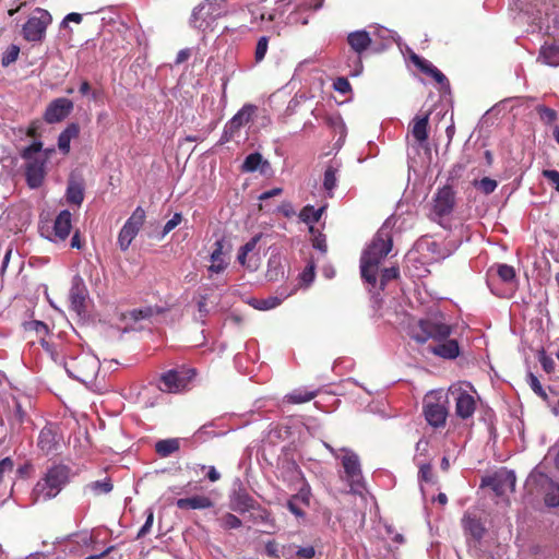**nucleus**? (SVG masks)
<instances>
[{
  "label": "nucleus",
  "instance_id": "1",
  "mask_svg": "<svg viewBox=\"0 0 559 559\" xmlns=\"http://www.w3.org/2000/svg\"><path fill=\"white\" fill-rule=\"evenodd\" d=\"M392 250V237L388 227L382 226L360 258V273L365 282L377 285L378 266Z\"/></svg>",
  "mask_w": 559,
  "mask_h": 559
},
{
  "label": "nucleus",
  "instance_id": "2",
  "mask_svg": "<svg viewBox=\"0 0 559 559\" xmlns=\"http://www.w3.org/2000/svg\"><path fill=\"white\" fill-rule=\"evenodd\" d=\"M71 468L64 464L51 465L33 489L34 501L50 500L70 481Z\"/></svg>",
  "mask_w": 559,
  "mask_h": 559
},
{
  "label": "nucleus",
  "instance_id": "3",
  "mask_svg": "<svg viewBox=\"0 0 559 559\" xmlns=\"http://www.w3.org/2000/svg\"><path fill=\"white\" fill-rule=\"evenodd\" d=\"M451 332V325L439 317L421 319L409 326L411 337L418 343H425L429 338L440 342L448 338Z\"/></svg>",
  "mask_w": 559,
  "mask_h": 559
},
{
  "label": "nucleus",
  "instance_id": "4",
  "mask_svg": "<svg viewBox=\"0 0 559 559\" xmlns=\"http://www.w3.org/2000/svg\"><path fill=\"white\" fill-rule=\"evenodd\" d=\"M526 488L533 495H544L546 506L551 508L559 506V484L538 468L533 469L528 475Z\"/></svg>",
  "mask_w": 559,
  "mask_h": 559
},
{
  "label": "nucleus",
  "instance_id": "5",
  "mask_svg": "<svg viewBox=\"0 0 559 559\" xmlns=\"http://www.w3.org/2000/svg\"><path fill=\"white\" fill-rule=\"evenodd\" d=\"M449 401L442 391H430L423 401V413L427 423L433 428L445 425Z\"/></svg>",
  "mask_w": 559,
  "mask_h": 559
},
{
  "label": "nucleus",
  "instance_id": "6",
  "mask_svg": "<svg viewBox=\"0 0 559 559\" xmlns=\"http://www.w3.org/2000/svg\"><path fill=\"white\" fill-rule=\"evenodd\" d=\"M455 205V193L449 186L437 190L432 198L429 217L441 226H445Z\"/></svg>",
  "mask_w": 559,
  "mask_h": 559
},
{
  "label": "nucleus",
  "instance_id": "7",
  "mask_svg": "<svg viewBox=\"0 0 559 559\" xmlns=\"http://www.w3.org/2000/svg\"><path fill=\"white\" fill-rule=\"evenodd\" d=\"M51 22L52 17L47 10L36 8L22 27L24 39L32 43H41Z\"/></svg>",
  "mask_w": 559,
  "mask_h": 559
},
{
  "label": "nucleus",
  "instance_id": "8",
  "mask_svg": "<svg viewBox=\"0 0 559 559\" xmlns=\"http://www.w3.org/2000/svg\"><path fill=\"white\" fill-rule=\"evenodd\" d=\"M99 369V362L96 357L91 355H81L66 364L67 372L74 379L87 383L92 382Z\"/></svg>",
  "mask_w": 559,
  "mask_h": 559
},
{
  "label": "nucleus",
  "instance_id": "9",
  "mask_svg": "<svg viewBox=\"0 0 559 559\" xmlns=\"http://www.w3.org/2000/svg\"><path fill=\"white\" fill-rule=\"evenodd\" d=\"M194 376V369L190 368L169 370L162 376L159 389L167 393L182 392L188 388Z\"/></svg>",
  "mask_w": 559,
  "mask_h": 559
},
{
  "label": "nucleus",
  "instance_id": "10",
  "mask_svg": "<svg viewBox=\"0 0 559 559\" xmlns=\"http://www.w3.org/2000/svg\"><path fill=\"white\" fill-rule=\"evenodd\" d=\"M146 213L143 207L138 206L131 216L126 221L118 235V246L122 251L129 249L132 240L139 234L145 222Z\"/></svg>",
  "mask_w": 559,
  "mask_h": 559
},
{
  "label": "nucleus",
  "instance_id": "11",
  "mask_svg": "<svg viewBox=\"0 0 559 559\" xmlns=\"http://www.w3.org/2000/svg\"><path fill=\"white\" fill-rule=\"evenodd\" d=\"M516 477L513 471L501 468L490 476L481 479L483 487H490L497 496L512 492L515 488Z\"/></svg>",
  "mask_w": 559,
  "mask_h": 559
},
{
  "label": "nucleus",
  "instance_id": "12",
  "mask_svg": "<svg viewBox=\"0 0 559 559\" xmlns=\"http://www.w3.org/2000/svg\"><path fill=\"white\" fill-rule=\"evenodd\" d=\"M218 15L219 13L216 12V3L204 0L193 9L190 24L195 28L205 31Z\"/></svg>",
  "mask_w": 559,
  "mask_h": 559
},
{
  "label": "nucleus",
  "instance_id": "13",
  "mask_svg": "<svg viewBox=\"0 0 559 559\" xmlns=\"http://www.w3.org/2000/svg\"><path fill=\"white\" fill-rule=\"evenodd\" d=\"M61 436L56 425H46L39 432L37 447L44 454L56 452L60 448Z\"/></svg>",
  "mask_w": 559,
  "mask_h": 559
},
{
  "label": "nucleus",
  "instance_id": "14",
  "mask_svg": "<svg viewBox=\"0 0 559 559\" xmlns=\"http://www.w3.org/2000/svg\"><path fill=\"white\" fill-rule=\"evenodd\" d=\"M72 109V100L66 97L56 98L48 105L44 117L48 123L60 122L70 115Z\"/></svg>",
  "mask_w": 559,
  "mask_h": 559
},
{
  "label": "nucleus",
  "instance_id": "15",
  "mask_svg": "<svg viewBox=\"0 0 559 559\" xmlns=\"http://www.w3.org/2000/svg\"><path fill=\"white\" fill-rule=\"evenodd\" d=\"M342 464L350 487L354 488V486H359L361 484L362 476L358 456L350 451H346L342 459Z\"/></svg>",
  "mask_w": 559,
  "mask_h": 559
},
{
  "label": "nucleus",
  "instance_id": "16",
  "mask_svg": "<svg viewBox=\"0 0 559 559\" xmlns=\"http://www.w3.org/2000/svg\"><path fill=\"white\" fill-rule=\"evenodd\" d=\"M253 110L254 107L251 105L243 106L226 124L224 138L226 140L233 138L242 126L250 121Z\"/></svg>",
  "mask_w": 559,
  "mask_h": 559
},
{
  "label": "nucleus",
  "instance_id": "17",
  "mask_svg": "<svg viewBox=\"0 0 559 559\" xmlns=\"http://www.w3.org/2000/svg\"><path fill=\"white\" fill-rule=\"evenodd\" d=\"M214 246L215 248L210 257L211 264L207 266L210 277L223 273L228 266L226 252H224V240H216Z\"/></svg>",
  "mask_w": 559,
  "mask_h": 559
},
{
  "label": "nucleus",
  "instance_id": "18",
  "mask_svg": "<svg viewBox=\"0 0 559 559\" xmlns=\"http://www.w3.org/2000/svg\"><path fill=\"white\" fill-rule=\"evenodd\" d=\"M71 213L68 210L61 211L55 219L52 235L48 238L55 242L63 241L71 231Z\"/></svg>",
  "mask_w": 559,
  "mask_h": 559
},
{
  "label": "nucleus",
  "instance_id": "19",
  "mask_svg": "<svg viewBox=\"0 0 559 559\" xmlns=\"http://www.w3.org/2000/svg\"><path fill=\"white\" fill-rule=\"evenodd\" d=\"M476 409V401L474 396L465 391H457L455 397V414L462 419L473 416Z\"/></svg>",
  "mask_w": 559,
  "mask_h": 559
},
{
  "label": "nucleus",
  "instance_id": "20",
  "mask_svg": "<svg viewBox=\"0 0 559 559\" xmlns=\"http://www.w3.org/2000/svg\"><path fill=\"white\" fill-rule=\"evenodd\" d=\"M25 175L27 185L33 189L38 188L45 178V159L31 160L26 166Z\"/></svg>",
  "mask_w": 559,
  "mask_h": 559
},
{
  "label": "nucleus",
  "instance_id": "21",
  "mask_svg": "<svg viewBox=\"0 0 559 559\" xmlns=\"http://www.w3.org/2000/svg\"><path fill=\"white\" fill-rule=\"evenodd\" d=\"M86 297V289L83 283V280L80 276H74L72 281V286L70 289L69 298L71 301V308L81 313L84 309Z\"/></svg>",
  "mask_w": 559,
  "mask_h": 559
},
{
  "label": "nucleus",
  "instance_id": "22",
  "mask_svg": "<svg viewBox=\"0 0 559 559\" xmlns=\"http://www.w3.org/2000/svg\"><path fill=\"white\" fill-rule=\"evenodd\" d=\"M429 114L417 115L409 123V132L414 140L423 145L428 139Z\"/></svg>",
  "mask_w": 559,
  "mask_h": 559
},
{
  "label": "nucleus",
  "instance_id": "23",
  "mask_svg": "<svg viewBox=\"0 0 559 559\" xmlns=\"http://www.w3.org/2000/svg\"><path fill=\"white\" fill-rule=\"evenodd\" d=\"M176 506L180 510H204L212 508L213 501L206 496H192L178 499Z\"/></svg>",
  "mask_w": 559,
  "mask_h": 559
},
{
  "label": "nucleus",
  "instance_id": "24",
  "mask_svg": "<svg viewBox=\"0 0 559 559\" xmlns=\"http://www.w3.org/2000/svg\"><path fill=\"white\" fill-rule=\"evenodd\" d=\"M431 352L444 359H454L460 355V347L455 340H443L431 347Z\"/></svg>",
  "mask_w": 559,
  "mask_h": 559
},
{
  "label": "nucleus",
  "instance_id": "25",
  "mask_svg": "<svg viewBox=\"0 0 559 559\" xmlns=\"http://www.w3.org/2000/svg\"><path fill=\"white\" fill-rule=\"evenodd\" d=\"M258 169H260L261 174L265 175L270 169V163L264 160L260 153L249 154L241 166V170L253 173Z\"/></svg>",
  "mask_w": 559,
  "mask_h": 559
},
{
  "label": "nucleus",
  "instance_id": "26",
  "mask_svg": "<svg viewBox=\"0 0 559 559\" xmlns=\"http://www.w3.org/2000/svg\"><path fill=\"white\" fill-rule=\"evenodd\" d=\"M347 41L352 49L358 55H360L369 47V45L371 44V38L368 32L356 31L348 35Z\"/></svg>",
  "mask_w": 559,
  "mask_h": 559
},
{
  "label": "nucleus",
  "instance_id": "27",
  "mask_svg": "<svg viewBox=\"0 0 559 559\" xmlns=\"http://www.w3.org/2000/svg\"><path fill=\"white\" fill-rule=\"evenodd\" d=\"M249 12L252 15L253 22L273 21L275 13L271 10H266L264 7L260 8L259 4L265 2V0H247Z\"/></svg>",
  "mask_w": 559,
  "mask_h": 559
},
{
  "label": "nucleus",
  "instance_id": "28",
  "mask_svg": "<svg viewBox=\"0 0 559 559\" xmlns=\"http://www.w3.org/2000/svg\"><path fill=\"white\" fill-rule=\"evenodd\" d=\"M80 133V127L78 123H70L58 138V147L63 154L70 152L71 140L78 138Z\"/></svg>",
  "mask_w": 559,
  "mask_h": 559
},
{
  "label": "nucleus",
  "instance_id": "29",
  "mask_svg": "<svg viewBox=\"0 0 559 559\" xmlns=\"http://www.w3.org/2000/svg\"><path fill=\"white\" fill-rule=\"evenodd\" d=\"M538 61L550 67L559 66V46L556 44H545L542 46Z\"/></svg>",
  "mask_w": 559,
  "mask_h": 559
},
{
  "label": "nucleus",
  "instance_id": "30",
  "mask_svg": "<svg viewBox=\"0 0 559 559\" xmlns=\"http://www.w3.org/2000/svg\"><path fill=\"white\" fill-rule=\"evenodd\" d=\"M413 61L423 72L431 75L439 84H448V79L445 75L439 71L431 62L420 59L418 56H414Z\"/></svg>",
  "mask_w": 559,
  "mask_h": 559
},
{
  "label": "nucleus",
  "instance_id": "31",
  "mask_svg": "<svg viewBox=\"0 0 559 559\" xmlns=\"http://www.w3.org/2000/svg\"><path fill=\"white\" fill-rule=\"evenodd\" d=\"M462 524L464 530L469 533L475 539H480L484 536L485 528L479 519L465 514Z\"/></svg>",
  "mask_w": 559,
  "mask_h": 559
},
{
  "label": "nucleus",
  "instance_id": "32",
  "mask_svg": "<svg viewBox=\"0 0 559 559\" xmlns=\"http://www.w3.org/2000/svg\"><path fill=\"white\" fill-rule=\"evenodd\" d=\"M231 509L237 512H246L253 508V499L246 492L238 491L231 498Z\"/></svg>",
  "mask_w": 559,
  "mask_h": 559
},
{
  "label": "nucleus",
  "instance_id": "33",
  "mask_svg": "<svg viewBox=\"0 0 559 559\" xmlns=\"http://www.w3.org/2000/svg\"><path fill=\"white\" fill-rule=\"evenodd\" d=\"M292 292H283L280 296L269 297L261 300H255L253 304V307L259 310H270L277 306H280L284 299H286L288 296H290Z\"/></svg>",
  "mask_w": 559,
  "mask_h": 559
},
{
  "label": "nucleus",
  "instance_id": "34",
  "mask_svg": "<svg viewBox=\"0 0 559 559\" xmlns=\"http://www.w3.org/2000/svg\"><path fill=\"white\" fill-rule=\"evenodd\" d=\"M490 270H496L499 278L506 284H514L516 282L515 270L511 265L498 263L491 266Z\"/></svg>",
  "mask_w": 559,
  "mask_h": 559
},
{
  "label": "nucleus",
  "instance_id": "35",
  "mask_svg": "<svg viewBox=\"0 0 559 559\" xmlns=\"http://www.w3.org/2000/svg\"><path fill=\"white\" fill-rule=\"evenodd\" d=\"M84 199V189L82 183L71 181L67 188V200L69 203L80 205Z\"/></svg>",
  "mask_w": 559,
  "mask_h": 559
},
{
  "label": "nucleus",
  "instance_id": "36",
  "mask_svg": "<svg viewBox=\"0 0 559 559\" xmlns=\"http://www.w3.org/2000/svg\"><path fill=\"white\" fill-rule=\"evenodd\" d=\"M155 450L162 457H167L179 450V440L175 438L159 440L155 444Z\"/></svg>",
  "mask_w": 559,
  "mask_h": 559
},
{
  "label": "nucleus",
  "instance_id": "37",
  "mask_svg": "<svg viewBox=\"0 0 559 559\" xmlns=\"http://www.w3.org/2000/svg\"><path fill=\"white\" fill-rule=\"evenodd\" d=\"M325 206H321L319 209H314L311 205H308L302 209L300 212V218L307 224H313L319 222L322 213L324 212Z\"/></svg>",
  "mask_w": 559,
  "mask_h": 559
},
{
  "label": "nucleus",
  "instance_id": "38",
  "mask_svg": "<svg viewBox=\"0 0 559 559\" xmlns=\"http://www.w3.org/2000/svg\"><path fill=\"white\" fill-rule=\"evenodd\" d=\"M336 173H337V169L331 165L328 166L324 171L323 187L329 192L330 197H332V191L336 187V183H337Z\"/></svg>",
  "mask_w": 559,
  "mask_h": 559
},
{
  "label": "nucleus",
  "instance_id": "39",
  "mask_svg": "<svg viewBox=\"0 0 559 559\" xmlns=\"http://www.w3.org/2000/svg\"><path fill=\"white\" fill-rule=\"evenodd\" d=\"M280 274H282V275L284 274L282 271L281 259H280V257L272 255L267 262L266 276L269 280L275 281V280H277Z\"/></svg>",
  "mask_w": 559,
  "mask_h": 559
},
{
  "label": "nucleus",
  "instance_id": "40",
  "mask_svg": "<svg viewBox=\"0 0 559 559\" xmlns=\"http://www.w3.org/2000/svg\"><path fill=\"white\" fill-rule=\"evenodd\" d=\"M259 240H260V236L259 235L254 236L248 242H246L242 247H240L237 259L241 265L246 264V259H247L248 253H250L251 251L254 250Z\"/></svg>",
  "mask_w": 559,
  "mask_h": 559
},
{
  "label": "nucleus",
  "instance_id": "41",
  "mask_svg": "<svg viewBox=\"0 0 559 559\" xmlns=\"http://www.w3.org/2000/svg\"><path fill=\"white\" fill-rule=\"evenodd\" d=\"M298 2V9L302 10H318L322 7L323 0H296ZM278 3H283V5H288L293 2V0H276Z\"/></svg>",
  "mask_w": 559,
  "mask_h": 559
},
{
  "label": "nucleus",
  "instance_id": "42",
  "mask_svg": "<svg viewBox=\"0 0 559 559\" xmlns=\"http://www.w3.org/2000/svg\"><path fill=\"white\" fill-rule=\"evenodd\" d=\"M87 488L94 495L108 493L112 490V484L110 483L109 479L96 480L88 484Z\"/></svg>",
  "mask_w": 559,
  "mask_h": 559
},
{
  "label": "nucleus",
  "instance_id": "43",
  "mask_svg": "<svg viewBox=\"0 0 559 559\" xmlns=\"http://www.w3.org/2000/svg\"><path fill=\"white\" fill-rule=\"evenodd\" d=\"M316 395H317V392L298 390V391H294L293 393L287 395V399L292 403L299 404V403H306V402L311 401L312 399L316 397Z\"/></svg>",
  "mask_w": 559,
  "mask_h": 559
},
{
  "label": "nucleus",
  "instance_id": "44",
  "mask_svg": "<svg viewBox=\"0 0 559 559\" xmlns=\"http://www.w3.org/2000/svg\"><path fill=\"white\" fill-rule=\"evenodd\" d=\"M474 186L483 193L490 194L496 190L498 183L496 180L485 177L480 180H475Z\"/></svg>",
  "mask_w": 559,
  "mask_h": 559
},
{
  "label": "nucleus",
  "instance_id": "45",
  "mask_svg": "<svg viewBox=\"0 0 559 559\" xmlns=\"http://www.w3.org/2000/svg\"><path fill=\"white\" fill-rule=\"evenodd\" d=\"M540 120L546 124H552L557 119V112L546 106L539 105L536 107Z\"/></svg>",
  "mask_w": 559,
  "mask_h": 559
},
{
  "label": "nucleus",
  "instance_id": "46",
  "mask_svg": "<svg viewBox=\"0 0 559 559\" xmlns=\"http://www.w3.org/2000/svg\"><path fill=\"white\" fill-rule=\"evenodd\" d=\"M153 313V310L152 308H144V309H133L131 311H129L127 314H124V319H130L134 322L139 321V320H142V319H146L148 317H151Z\"/></svg>",
  "mask_w": 559,
  "mask_h": 559
},
{
  "label": "nucleus",
  "instance_id": "47",
  "mask_svg": "<svg viewBox=\"0 0 559 559\" xmlns=\"http://www.w3.org/2000/svg\"><path fill=\"white\" fill-rule=\"evenodd\" d=\"M267 47H269V38L266 36H262L258 40L255 51H254V59L257 62H261L264 59L266 51H267Z\"/></svg>",
  "mask_w": 559,
  "mask_h": 559
},
{
  "label": "nucleus",
  "instance_id": "48",
  "mask_svg": "<svg viewBox=\"0 0 559 559\" xmlns=\"http://www.w3.org/2000/svg\"><path fill=\"white\" fill-rule=\"evenodd\" d=\"M399 269L395 266L383 269L380 277V288L383 289L388 282L399 276Z\"/></svg>",
  "mask_w": 559,
  "mask_h": 559
},
{
  "label": "nucleus",
  "instance_id": "49",
  "mask_svg": "<svg viewBox=\"0 0 559 559\" xmlns=\"http://www.w3.org/2000/svg\"><path fill=\"white\" fill-rule=\"evenodd\" d=\"M221 523L225 530L238 528L242 524L240 519L231 513H226L224 516H222Z\"/></svg>",
  "mask_w": 559,
  "mask_h": 559
},
{
  "label": "nucleus",
  "instance_id": "50",
  "mask_svg": "<svg viewBox=\"0 0 559 559\" xmlns=\"http://www.w3.org/2000/svg\"><path fill=\"white\" fill-rule=\"evenodd\" d=\"M19 53H20V48L15 45H11L7 49V51L3 53V57L1 60L2 66L8 67L9 64L16 61Z\"/></svg>",
  "mask_w": 559,
  "mask_h": 559
},
{
  "label": "nucleus",
  "instance_id": "51",
  "mask_svg": "<svg viewBox=\"0 0 559 559\" xmlns=\"http://www.w3.org/2000/svg\"><path fill=\"white\" fill-rule=\"evenodd\" d=\"M426 246H427V250L431 251V253L433 254L432 258L435 260H441L451 254V251H449V250L445 252H441L440 245L436 241H427Z\"/></svg>",
  "mask_w": 559,
  "mask_h": 559
},
{
  "label": "nucleus",
  "instance_id": "52",
  "mask_svg": "<svg viewBox=\"0 0 559 559\" xmlns=\"http://www.w3.org/2000/svg\"><path fill=\"white\" fill-rule=\"evenodd\" d=\"M310 233L314 234L313 226H310ZM312 245H313V247L316 249L320 250L321 252H323V253L326 252L325 236L322 235L321 233H318L317 235H313Z\"/></svg>",
  "mask_w": 559,
  "mask_h": 559
},
{
  "label": "nucleus",
  "instance_id": "53",
  "mask_svg": "<svg viewBox=\"0 0 559 559\" xmlns=\"http://www.w3.org/2000/svg\"><path fill=\"white\" fill-rule=\"evenodd\" d=\"M182 222V215L175 213L174 216L165 224L162 233V237H165L168 233L175 229Z\"/></svg>",
  "mask_w": 559,
  "mask_h": 559
},
{
  "label": "nucleus",
  "instance_id": "54",
  "mask_svg": "<svg viewBox=\"0 0 559 559\" xmlns=\"http://www.w3.org/2000/svg\"><path fill=\"white\" fill-rule=\"evenodd\" d=\"M310 499V488L308 485H305L300 488L297 495H295L290 500H295L297 502H301L304 504H309Z\"/></svg>",
  "mask_w": 559,
  "mask_h": 559
},
{
  "label": "nucleus",
  "instance_id": "55",
  "mask_svg": "<svg viewBox=\"0 0 559 559\" xmlns=\"http://www.w3.org/2000/svg\"><path fill=\"white\" fill-rule=\"evenodd\" d=\"M528 382H530L532 390L537 395H539L542 397H546V392L544 391V389L536 376H534L533 373H528Z\"/></svg>",
  "mask_w": 559,
  "mask_h": 559
},
{
  "label": "nucleus",
  "instance_id": "56",
  "mask_svg": "<svg viewBox=\"0 0 559 559\" xmlns=\"http://www.w3.org/2000/svg\"><path fill=\"white\" fill-rule=\"evenodd\" d=\"M543 176L559 192V171L552 170V169H546V170L543 171Z\"/></svg>",
  "mask_w": 559,
  "mask_h": 559
},
{
  "label": "nucleus",
  "instance_id": "57",
  "mask_svg": "<svg viewBox=\"0 0 559 559\" xmlns=\"http://www.w3.org/2000/svg\"><path fill=\"white\" fill-rule=\"evenodd\" d=\"M419 479L430 481L432 479V469L430 464H421L418 473Z\"/></svg>",
  "mask_w": 559,
  "mask_h": 559
},
{
  "label": "nucleus",
  "instance_id": "58",
  "mask_svg": "<svg viewBox=\"0 0 559 559\" xmlns=\"http://www.w3.org/2000/svg\"><path fill=\"white\" fill-rule=\"evenodd\" d=\"M296 555L301 559H312L316 555V550L313 546L300 547L296 551Z\"/></svg>",
  "mask_w": 559,
  "mask_h": 559
},
{
  "label": "nucleus",
  "instance_id": "59",
  "mask_svg": "<svg viewBox=\"0 0 559 559\" xmlns=\"http://www.w3.org/2000/svg\"><path fill=\"white\" fill-rule=\"evenodd\" d=\"M334 87L336 91L343 94L350 91V84L345 78H338L334 83Z\"/></svg>",
  "mask_w": 559,
  "mask_h": 559
},
{
  "label": "nucleus",
  "instance_id": "60",
  "mask_svg": "<svg viewBox=\"0 0 559 559\" xmlns=\"http://www.w3.org/2000/svg\"><path fill=\"white\" fill-rule=\"evenodd\" d=\"M300 277L306 285H309L314 278V266L312 264L307 266Z\"/></svg>",
  "mask_w": 559,
  "mask_h": 559
},
{
  "label": "nucleus",
  "instance_id": "61",
  "mask_svg": "<svg viewBox=\"0 0 559 559\" xmlns=\"http://www.w3.org/2000/svg\"><path fill=\"white\" fill-rule=\"evenodd\" d=\"M153 520H154L153 512H150L146 518L145 523L143 524V526L140 528V531L138 533V537H142L150 532V530L153 525Z\"/></svg>",
  "mask_w": 559,
  "mask_h": 559
},
{
  "label": "nucleus",
  "instance_id": "62",
  "mask_svg": "<svg viewBox=\"0 0 559 559\" xmlns=\"http://www.w3.org/2000/svg\"><path fill=\"white\" fill-rule=\"evenodd\" d=\"M287 508L293 514H295L298 518H301L305 514L301 508L298 506V502L295 500H289L287 502Z\"/></svg>",
  "mask_w": 559,
  "mask_h": 559
},
{
  "label": "nucleus",
  "instance_id": "63",
  "mask_svg": "<svg viewBox=\"0 0 559 559\" xmlns=\"http://www.w3.org/2000/svg\"><path fill=\"white\" fill-rule=\"evenodd\" d=\"M68 22H74L76 24H80L82 22V14L80 13H69L62 21V26H66Z\"/></svg>",
  "mask_w": 559,
  "mask_h": 559
},
{
  "label": "nucleus",
  "instance_id": "64",
  "mask_svg": "<svg viewBox=\"0 0 559 559\" xmlns=\"http://www.w3.org/2000/svg\"><path fill=\"white\" fill-rule=\"evenodd\" d=\"M198 310L200 313V318H204L209 313L206 297L202 296L200 298V300L198 301Z\"/></svg>",
  "mask_w": 559,
  "mask_h": 559
}]
</instances>
